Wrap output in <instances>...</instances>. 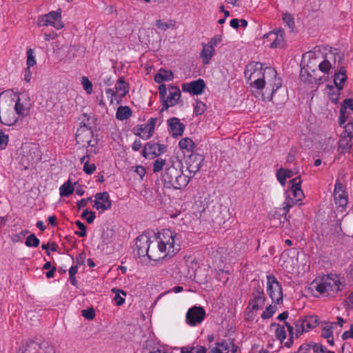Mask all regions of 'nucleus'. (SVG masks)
<instances>
[{"mask_svg": "<svg viewBox=\"0 0 353 353\" xmlns=\"http://www.w3.org/2000/svg\"><path fill=\"white\" fill-rule=\"evenodd\" d=\"M131 115L132 110L128 106L119 107L116 113L117 119L121 121L128 119Z\"/></svg>", "mask_w": 353, "mask_h": 353, "instance_id": "c85d7f7f", "label": "nucleus"}, {"mask_svg": "<svg viewBox=\"0 0 353 353\" xmlns=\"http://www.w3.org/2000/svg\"><path fill=\"white\" fill-rule=\"evenodd\" d=\"M21 99L19 98L15 103L14 110L18 116L26 117L28 114L30 105L24 104L21 102Z\"/></svg>", "mask_w": 353, "mask_h": 353, "instance_id": "a878e982", "label": "nucleus"}, {"mask_svg": "<svg viewBox=\"0 0 353 353\" xmlns=\"http://www.w3.org/2000/svg\"><path fill=\"white\" fill-rule=\"evenodd\" d=\"M213 214L214 219L219 223L221 222L224 223L230 216L229 208L223 205H219L214 208Z\"/></svg>", "mask_w": 353, "mask_h": 353, "instance_id": "a211bd4d", "label": "nucleus"}, {"mask_svg": "<svg viewBox=\"0 0 353 353\" xmlns=\"http://www.w3.org/2000/svg\"><path fill=\"white\" fill-rule=\"evenodd\" d=\"M33 53H34V52H33L32 49H29L27 51V55H28L27 65H28V67H31V66H33L34 64H36V60H35L34 56L33 55Z\"/></svg>", "mask_w": 353, "mask_h": 353, "instance_id": "4d7b16f0", "label": "nucleus"}, {"mask_svg": "<svg viewBox=\"0 0 353 353\" xmlns=\"http://www.w3.org/2000/svg\"><path fill=\"white\" fill-rule=\"evenodd\" d=\"M294 329H295L294 325L288 326L287 328L289 332V339L287 342H285V345L288 347H290L293 343L294 336H295V332H294Z\"/></svg>", "mask_w": 353, "mask_h": 353, "instance_id": "8fccbe9b", "label": "nucleus"}, {"mask_svg": "<svg viewBox=\"0 0 353 353\" xmlns=\"http://www.w3.org/2000/svg\"><path fill=\"white\" fill-rule=\"evenodd\" d=\"M206 110L205 104L201 101H196V105H194V112L196 115L203 114Z\"/></svg>", "mask_w": 353, "mask_h": 353, "instance_id": "a18cd8bd", "label": "nucleus"}, {"mask_svg": "<svg viewBox=\"0 0 353 353\" xmlns=\"http://www.w3.org/2000/svg\"><path fill=\"white\" fill-rule=\"evenodd\" d=\"M214 52V49L212 45L203 44V49L201 52L200 57L204 64H208L211 59Z\"/></svg>", "mask_w": 353, "mask_h": 353, "instance_id": "b1692460", "label": "nucleus"}, {"mask_svg": "<svg viewBox=\"0 0 353 353\" xmlns=\"http://www.w3.org/2000/svg\"><path fill=\"white\" fill-rule=\"evenodd\" d=\"M245 77L250 81L251 85H254L258 90H261L267 84L270 87L271 93L269 96L265 97L264 94L259 93L260 98L263 101H271L274 93L281 86V79L277 78L276 71L271 68L267 67L263 68V64L260 62H251L247 65L245 70Z\"/></svg>", "mask_w": 353, "mask_h": 353, "instance_id": "f257e3e1", "label": "nucleus"}, {"mask_svg": "<svg viewBox=\"0 0 353 353\" xmlns=\"http://www.w3.org/2000/svg\"><path fill=\"white\" fill-rule=\"evenodd\" d=\"M253 299H252L248 306L250 312L256 311L261 308L265 303V296L263 290L258 283L257 288L254 289L253 292Z\"/></svg>", "mask_w": 353, "mask_h": 353, "instance_id": "f8f14e48", "label": "nucleus"}, {"mask_svg": "<svg viewBox=\"0 0 353 353\" xmlns=\"http://www.w3.org/2000/svg\"><path fill=\"white\" fill-rule=\"evenodd\" d=\"M183 290V287L181 286H176V287H174L172 289L168 290V291H166V292H164L163 293H161L157 298V299L156 300V301L154 302V303H156L163 296H164L165 294H168V293H170V292H174V293H179V292H181Z\"/></svg>", "mask_w": 353, "mask_h": 353, "instance_id": "e2e57ef3", "label": "nucleus"}, {"mask_svg": "<svg viewBox=\"0 0 353 353\" xmlns=\"http://www.w3.org/2000/svg\"><path fill=\"white\" fill-rule=\"evenodd\" d=\"M338 188H341V186L340 184L336 183L334 189V199L336 201V203L339 204V205L341 207L345 206L347 203V196L345 195L344 192L340 193L337 191Z\"/></svg>", "mask_w": 353, "mask_h": 353, "instance_id": "cd10ccee", "label": "nucleus"}, {"mask_svg": "<svg viewBox=\"0 0 353 353\" xmlns=\"http://www.w3.org/2000/svg\"><path fill=\"white\" fill-rule=\"evenodd\" d=\"M157 120V118H150L149 119L148 123L145 124V125H148V133L146 135L143 134L142 136V139H148L152 136Z\"/></svg>", "mask_w": 353, "mask_h": 353, "instance_id": "f704fd0d", "label": "nucleus"}, {"mask_svg": "<svg viewBox=\"0 0 353 353\" xmlns=\"http://www.w3.org/2000/svg\"><path fill=\"white\" fill-rule=\"evenodd\" d=\"M158 143H148L145 145L143 150V156L145 158L154 159L158 157L157 154Z\"/></svg>", "mask_w": 353, "mask_h": 353, "instance_id": "5701e85b", "label": "nucleus"}, {"mask_svg": "<svg viewBox=\"0 0 353 353\" xmlns=\"http://www.w3.org/2000/svg\"><path fill=\"white\" fill-rule=\"evenodd\" d=\"M341 90H338V88L336 87V90L333 92H330L329 93L330 99L334 103H336L339 99V92Z\"/></svg>", "mask_w": 353, "mask_h": 353, "instance_id": "0e129e2a", "label": "nucleus"}, {"mask_svg": "<svg viewBox=\"0 0 353 353\" xmlns=\"http://www.w3.org/2000/svg\"><path fill=\"white\" fill-rule=\"evenodd\" d=\"M39 243V239L34 234H31L28 236L25 241V245L28 247H38Z\"/></svg>", "mask_w": 353, "mask_h": 353, "instance_id": "e433bc0d", "label": "nucleus"}, {"mask_svg": "<svg viewBox=\"0 0 353 353\" xmlns=\"http://www.w3.org/2000/svg\"><path fill=\"white\" fill-rule=\"evenodd\" d=\"M168 125L170 128L172 137L181 136L185 129V125L180 122L176 117H172L168 120Z\"/></svg>", "mask_w": 353, "mask_h": 353, "instance_id": "f3484780", "label": "nucleus"}, {"mask_svg": "<svg viewBox=\"0 0 353 353\" xmlns=\"http://www.w3.org/2000/svg\"><path fill=\"white\" fill-rule=\"evenodd\" d=\"M75 139L77 143L83 146L94 147L98 143V139L94 138L92 128L86 127L85 125H80L77 129Z\"/></svg>", "mask_w": 353, "mask_h": 353, "instance_id": "0eeeda50", "label": "nucleus"}, {"mask_svg": "<svg viewBox=\"0 0 353 353\" xmlns=\"http://www.w3.org/2000/svg\"><path fill=\"white\" fill-rule=\"evenodd\" d=\"M83 117L86 118V121L83 119L81 123V125H85L86 127L92 128V125L95 124L94 118L88 116V114L85 113L83 114Z\"/></svg>", "mask_w": 353, "mask_h": 353, "instance_id": "5fc2aeb1", "label": "nucleus"}, {"mask_svg": "<svg viewBox=\"0 0 353 353\" xmlns=\"http://www.w3.org/2000/svg\"><path fill=\"white\" fill-rule=\"evenodd\" d=\"M283 20L285 23H286V24L288 26V27L292 31L293 28L294 27V22L293 17L289 13H285L283 16Z\"/></svg>", "mask_w": 353, "mask_h": 353, "instance_id": "09e8293b", "label": "nucleus"}, {"mask_svg": "<svg viewBox=\"0 0 353 353\" xmlns=\"http://www.w3.org/2000/svg\"><path fill=\"white\" fill-rule=\"evenodd\" d=\"M205 311L203 307L193 306L188 309L185 315V322L190 326H196L203 322Z\"/></svg>", "mask_w": 353, "mask_h": 353, "instance_id": "1a4fd4ad", "label": "nucleus"}, {"mask_svg": "<svg viewBox=\"0 0 353 353\" xmlns=\"http://www.w3.org/2000/svg\"><path fill=\"white\" fill-rule=\"evenodd\" d=\"M292 183L291 190L292 192L293 196L296 201H301L304 197V194L303 190L301 188V179L300 176L296 177L290 181Z\"/></svg>", "mask_w": 353, "mask_h": 353, "instance_id": "aec40b11", "label": "nucleus"}, {"mask_svg": "<svg viewBox=\"0 0 353 353\" xmlns=\"http://www.w3.org/2000/svg\"><path fill=\"white\" fill-rule=\"evenodd\" d=\"M336 56H338V57L341 59V57L339 55L337 52L330 51L329 54H327L324 60L319 64V70L323 73L328 72L332 67V64L330 61V59L332 58L331 57H334V62H336Z\"/></svg>", "mask_w": 353, "mask_h": 353, "instance_id": "4be33fe9", "label": "nucleus"}, {"mask_svg": "<svg viewBox=\"0 0 353 353\" xmlns=\"http://www.w3.org/2000/svg\"><path fill=\"white\" fill-rule=\"evenodd\" d=\"M316 283V290L320 294L329 292L332 291H339L341 283L336 274H327L323 276L319 281Z\"/></svg>", "mask_w": 353, "mask_h": 353, "instance_id": "20e7f679", "label": "nucleus"}, {"mask_svg": "<svg viewBox=\"0 0 353 353\" xmlns=\"http://www.w3.org/2000/svg\"><path fill=\"white\" fill-rule=\"evenodd\" d=\"M181 353H206V348L202 346L197 348L183 347L181 348Z\"/></svg>", "mask_w": 353, "mask_h": 353, "instance_id": "a19ab883", "label": "nucleus"}, {"mask_svg": "<svg viewBox=\"0 0 353 353\" xmlns=\"http://www.w3.org/2000/svg\"><path fill=\"white\" fill-rule=\"evenodd\" d=\"M173 78V73L172 71H167L165 70H160L155 75L154 80L156 82L160 83L163 81H170Z\"/></svg>", "mask_w": 353, "mask_h": 353, "instance_id": "7c9ffc66", "label": "nucleus"}, {"mask_svg": "<svg viewBox=\"0 0 353 353\" xmlns=\"http://www.w3.org/2000/svg\"><path fill=\"white\" fill-rule=\"evenodd\" d=\"M181 97V91L178 87L170 85L169 88V95L163 101V107L160 112L168 110L169 107L175 105Z\"/></svg>", "mask_w": 353, "mask_h": 353, "instance_id": "ddd939ff", "label": "nucleus"}, {"mask_svg": "<svg viewBox=\"0 0 353 353\" xmlns=\"http://www.w3.org/2000/svg\"><path fill=\"white\" fill-rule=\"evenodd\" d=\"M217 345L221 347L220 349L225 351V353H228L229 351L234 353L237 350V347L234 345V341L231 339L223 340L222 342L217 343Z\"/></svg>", "mask_w": 353, "mask_h": 353, "instance_id": "bb28decb", "label": "nucleus"}, {"mask_svg": "<svg viewBox=\"0 0 353 353\" xmlns=\"http://www.w3.org/2000/svg\"><path fill=\"white\" fill-rule=\"evenodd\" d=\"M42 353H54V350L48 342L39 343Z\"/></svg>", "mask_w": 353, "mask_h": 353, "instance_id": "de8ad7c7", "label": "nucleus"}, {"mask_svg": "<svg viewBox=\"0 0 353 353\" xmlns=\"http://www.w3.org/2000/svg\"><path fill=\"white\" fill-rule=\"evenodd\" d=\"M37 25L39 27L52 26L57 30L63 27L61 21V10L58 9L56 11H51L48 14L39 17Z\"/></svg>", "mask_w": 353, "mask_h": 353, "instance_id": "423d86ee", "label": "nucleus"}, {"mask_svg": "<svg viewBox=\"0 0 353 353\" xmlns=\"http://www.w3.org/2000/svg\"><path fill=\"white\" fill-rule=\"evenodd\" d=\"M81 83L84 90L88 94H91L92 92V84L87 77H83L81 79Z\"/></svg>", "mask_w": 353, "mask_h": 353, "instance_id": "49530a36", "label": "nucleus"}, {"mask_svg": "<svg viewBox=\"0 0 353 353\" xmlns=\"http://www.w3.org/2000/svg\"><path fill=\"white\" fill-rule=\"evenodd\" d=\"M77 226L79 228L80 231H76L75 234L81 237H83L86 235V227L85 225L81 222L80 221H77L75 222Z\"/></svg>", "mask_w": 353, "mask_h": 353, "instance_id": "864d4df0", "label": "nucleus"}, {"mask_svg": "<svg viewBox=\"0 0 353 353\" xmlns=\"http://www.w3.org/2000/svg\"><path fill=\"white\" fill-rule=\"evenodd\" d=\"M272 37V41L270 43V48H283L285 45L284 36L279 34L276 32H270L269 33L265 34L263 38Z\"/></svg>", "mask_w": 353, "mask_h": 353, "instance_id": "6ab92c4d", "label": "nucleus"}, {"mask_svg": "<svg viewBox=\"0 0 353 353\" xmlns=\"http://www.w3.org/2000/svg\"><path fill=\"white\" fill-rule=\"evenodd\" d=\"M8 136L5 134L2 130H0V149H4L8 143Z\"/></svg>", "mask_w": 353, "mask_h": 353, "instance_id": "13d9d810", "label": "nucleus"}, {"mask_svg": "<svg viewBox=\"0 0 353 353\" xmlns=\"http://www.w3.org/2000/svg\"><path fill=\"white\" fill-rule=\"evenodd\" d=\"M165 164V161L163 159H157L154 162L153 171L154 172H159L162 170Z\"/></svg>", "mask_w": 353, "mask_h": 353, "instance_id": "6e6d98bb", "label": "nucleus"}, {"mask_svg": "<svg viewBox=\"0 0 353 353\" xmlns=\"http://www.w3.org/2000/svg\"><path fill=\"white\" fill-rule=\"evenodd\" d=\"M162 180L167 188L181 189L188 185L190 179L180 168L172 165L165 169L162 175Z\"/></svg>", "mask_w": 353, "mask_h": 353, "instance_id": "7ed1b4c3", "label": "nucleus"}, {"mask_svg": "<svg viewBox=\"0 0 353 353\" xmlns=\"http://www.w3.org/2000/svg\"><path fill=\"white\" fill-rule=\"evenodd\" d=\"M136 248L137 250V255L141 256H145L147 255L148 258L153 260V258L150 256L151 248L154 247H150V239L147 235H140L136 239Z\"/></svg>", "mask_w": 353, "mask_h": 353, "instance_id": "9d476101", "label": "nucleus"}, {"mask_svg": "<svg viewBox=\"0 0 353 353\" xmlns=\"http://www.w3.org/2000/svg\"><path fill=\"white\" fill-rule=\"evenodd\" d=\"M341 136L353 140V121H349L344 125V131Z\"/></svg>", "mask_w": 353, "mask_h": 353, "instance_id": "72a5a7b5", "label": "nucleus"}, {"mask_svg": "<svg viewBox=\"0 0 353 353\" xmlns=\"http://www.w3.org/2000/svg\"><path fill=\"white\" fill-rule=\"evenodd\" d=\"M159 97L161 101L163 102L165 99V96L167 94V88L165 84H161L159 87Z\"/></svg>", "mask_w": 353, "mask_h": 353, "instance_id": "69168bd1", "label": "nucleus"}, {"mask_svg": "<svg viewBox=\"0 0 353 353\" xmlns=\"http://www.w3.org/2000/svg\"><path fill=\"white\" fill-rule=\"evenodd\" d=\"M283 172V168H279L276 172V178L282 185L285 184L286 181V176Z\"/></svg>", "mask_w": 353, "mask_h": 353, "instance_id": "052dcab7", "label": "nucleus"}, {"mask_svg": "<svg viewBox=\"0 0 353 353\" xmlns=\"http://www.w3.org/2000/svg\"><path fill=\"white\" fill-rule=\"evenodd\" d=\"M341 108H345V111H347V108L353 111V100L351 99H347L343 101Z\"/></svg>", "mask_w": 353, "mask_h": 353, "instance_id": "774afa93", "label": "nucleus"}, {"mask_svg": "<svg viewBox=\"0 0 353 353\" xmlns=\"http://www.w3.org/2000/svg\"><path fill=\"white\" fill-rule=\"evenodd\" d=\"M332 327L331 325H327L322 329V336L325 339L332 338Z\"/></svg>", "mask_w": 353, "mask_h": 353, "instance_id": "bf43d9fd", "label": "nucleus"}, {"mask_svg": "<svg viewBox=\"0 0 353 353\" xmlns=\"http://www.w3.org/2000/svg\"><path fill=\"white\" fill-rule=\"evenodd\" d=\"M17 121L18 118L12 110H3L0 114V121L3 125L11 126L14 125Z\"/></svg>", "mask_w": 353, "mask_h": 353, "instance_id": "412c9836", "label": "nucleus"}, {"mask_svg": "<svg viewBox=\"0 0 353 353\" xmlns=\"http://www.w3.org/2000/svg\"><path fill=\"white\" fill-rule=\"evenodd\" d=\"M318 71L313 69L312 67L308 63L306 68H303L300 72V79L304 83L312 84H320L322 77H319Z\"/></svg>", "mask_w": 353, "mask_h": 353, "instance_id": "9b49d317", "label": "nucleus"}, {"mask_svg": "<svg viewBox=\"0 0 353 353\" xmlns=\"http://www.w3.org/2000/svg\"><path fill=\"white\" fill-rule=\"evenodd\" d=\"M352 139L341 136L338 147V150H340L341 153L345 154L350 151L352 146Z\"/></svg>", "mask_w": 353, "mask_h": 353, "instance_id": "c756f323", "label": "nucleus"}, {"mask_svg": "<svg viewBox=\"0 0 353 353\" xmlns=\"http://www.w3.org/2000/svg\"><path fill=\"white\" fill-rule=\"evenodd\" d=\"M276 307L275 305H270L266 307L265 310L261 314V317L263 319L270 318L273 314L276 312Z\"/></svg>", "mask_w": 353, "mask_h": 353, "instance_id": "c03bdc74", "label": "nucleus"}, {"mask_svg": "<svg viewBox=\"0 0 353 353\" xmlns=\"http://www.w3.org/2000/svg\"><path fill=\"white\" fill-rule=\"evenodd\" d=\"M30 157L28 161L34 162L39 159V152L38 148L36 145H32L29 149Z\"/></svg>", "mask_w": 353, "mask_h": 353, "instance_id": "79ce46f5", "label": "nucleus"}, {"mask_svg": "<svg viewBox=\"0 0 353 353\" xmlns=\"http://www.w3.org/2000/svg\"><path fill=\"white\" fill-rule=\"evenodd\" d=\"M112 206V201L110 199L108 192H99L95 194L94 207L97 210L104 212L109 210Z\"/></svg>", "mask_w": 353, "mask_h": 353, "instance_id": "2eb2a0df", "label": "nucleus"}, {"mask_svg": "<svg viewBox=\"0 0 353 353\" xmlns=\"http://www.w3.org/2000/svg\"><path fill=\"white\" fill-rule=\"evenodd\" d=\"M157 246L151 248L150 256L153 261H159L168 255L173 256L180 250L179 244L176 243V234L170 230L165 229L158 232L156 236Z\"/></svg>", "mask_w": 353, "mask_h": 353, "instance_id": "f03ea898", "label": "nucleus"}, {"mask_svg": "<svg viewBox=\"0 0 353 353\" xmlns=\"http://www.w3.org/2000/svg\"><path fill=\"white\" fill-rule=\"evenodd\" d=\"M194 143L190 138H183L179 141L180 148L182 150H186L187 152H192L194 148Z\"/></svg>", "mask_w": 353, "mask_h": 353, "instance_id": "473e14b6", "label": "nucleus"}, {"mask_svg": "<svg viewBox=\"0 0 353 353\" xmlns=\"http://www.w3.org/2000/svg\"><path fill=\"white\" fill-rule=\"evenodd\" d=\"M353 121V119H349L347 111H345V108H341L340 117L339 119L340 126H343L346 121Z\"/></svg>", "mask_w": 353, "mask_h": 353, "instance_id": "37998d69", "label": "nucleus"}, {"mask_svg": "<svg viewBox=\"0 0 353 353\" xmlns=\"http://www.w3.org/2000/svg\"><path fill=\"white\" fill-rule=\"evenodd\" d=\"M112 291L115 293L114 300L117 302V305H121L124 301L125 299L121 296V294L124 296H126V292L122 290H119L117 288H113Z\"/></svg>", "mask_w": 353, "mask_h": 353, "instance_id": "c9c22d12", "label": "nucleus"}, {"mask_svg": "<svg viewBox=\"0 0 353 353\" xmlns=\"http://www.w3.org/2000/svg\"><path fill=\"white\" fill-rule=\"evenodd\" d=\"M205 84L203 79H199L196 81H192L190 83H183L182 89L185 92H188L193 94H200L203 92Z\"/></svg>", "mask_w": 353, "mask_h": 353, "instance_id": "dca6fc26", "label": "nucleus"}, {"mask_svg": "<svg viewBox=\"0 0 353 353\" xmlns=\"http://www.w3.org/2000/svg\"><path fill=\"white\" fill-rule=\"evenodd\" d=\"M61 196H68L74 192V187L72 182L68 180L59 188Z\"/></svg>", "mask_w": 353, "mask_h": 353, "instance_id": "2f4dec72", "label": "nucleus"}, {"mask_svg": "<svg viewBox=\"0 0 353 353\" xmlns=\"http://www.w3.org/2000/svg\"><path fill=\"white\" fill-rule=\"evenodd\" d=\"M96 170V166L94 163L90 164L88 161L84 163L83 171L88 174H92Z\"/></svg>", "mask_w": 353, "mask_h": 353, "instance_id": "680f3d73", "label": "nucleus"}, {"mask_svg": "<svg viewBox=\"0 0 353 353\" xmlns=\"http://www.w3.org/2000/svg\"><path fill=\"white\" fill-rule=\"evenodd\" d=\"M134 133L136 135L139 136L142 138V136L146 135L148 133V125H141L134 128Z\"/></svg>", "mask_w": 353, "mask_h": 353, "instance_id": "3c124183", "label": "nucleus"}, {"mask_svg": "<svg viewBox=\"0 0 353 353\" xmlns=\"http://www.w3.org/2000/svg\"><path fill=\"white\" fill-rule=\"evenodd\" d=\"M203 157L198 154H191L185 160L187 170L190 174H195L200 169Z\"/></svg>", "mask_w": 353, "mask_h": 353, "instance_id": "4468645a", "label": "nucleus"}, {"mask_svg": "<svg viewBox=\"0 0 353 353\" xmlns=\"http://www.w3.org/2000/svg\"><path fill=\"white\" fill-rule=\"evenodd\" d=\"M267 292L273 302L279 304L283 301L282 288L276 277L273 275L267 276Z\"/></svg>", "mask_w": 353, "mask_h": 353, "instance_id": "6e6552de", "label": "nucleus"}, {"mask_svg": "<svg viewBox=\"0 0 353 353\" xmlns=\"http://www.w3.org/2000/svg\"><path fill=\"white\" fill-rule=\"evenodd\" d=\"M127 83L122 79H119L116 85V90L121 97H124L128 92L127 90Z\"/></svg>", "mask_w": 353, "mask_h": 353, "instance_id": "58836bf2", "label": "nucleus"}, {"mask_svg": "<svg viewBox=\"0 0 353 353\" xmlns=\"http://www.w3.org/2000/svg\"><path fill=\"white\" fill-rule=\"evenodd\" d=\"M319 324V319L316 316H307L300 318L293 323L295 327V337L299 338L303 333L309 332L316 327Z\"/></svg>", "mask_w": 353, "mask_h": 353, "instance_id": "39448f33", "label": "nucleus"}, {"mask_svg": "<svg viewBox=\"0 0 353 353\" xmlns=\"http://www.w3.org/2000/svg\"><path fill=\"white\" fill-rule=\"evenodd\" d=\"M311 347L314 352L317 353H324L325 352V347L317 343H311Z\"/></svg>", "mask_w": 353, "mask_h": 353, "instance_id": "338daca9", "label": "nucleus"}, {"mask_svg": "<svg viewBox=\"0 0 353 353\" xmlns=\"http://www.w3.org/2000/svg\"><path fill=\"white\" fill-rule=\"evenodd\" d=\"M277 327L275 330V336L281 343L286 338V332L284 326L277 325Z\"/></svg>", "mask_w": 353, "mask_h": 353, "instance_id": "ea45409f", "label": "nucleus"}, {"mask_svg": "<svg viewBox=\"0 0 353 353\" xmlns=\"http://www.w3.org/2000/svg\"><path fill=\"white\" fill-rule=\"evenodd\" d=\"M347 79V76L345 74V70L344 68H341L338 72H336L334 74V82L338 90H342L343 88V84Z\"/></svg>", "mask_w": 353, "mask_h": 353, "instance_id": "393cba45", "label": "nucleus"}, {"mask_svg": "<svg viewBox=\"0 0 353 353\" xmlns=\"http://www.w3.org/2000/svg\"><path fill=\"white\" fill-rule=\"evenodd\" d=\"M82 316L88 320H92L95 316V311L91 307L81 311Z\"/></svg>", "mask_w": 353, "mask_h": 353, "instance_id": "603ef678", "label": "nucleus"}, {"mask_svg": "<svg viewBox=\"0 0 353 353\" xmlns=\"http://www.w3.org/2000/svg\"><path fill=\"white\" fill-rule=\"evenodd\" d=\"M156 26L162 30H166L170 28H173L175 26V21L173 20H169L168 22H163L159 19L156 21Z\"/></svg>", "mask_w": 353, "mask_h": 353, "instance_id": "4c0bfd02", "label": "nucleus"}]
</instances>
